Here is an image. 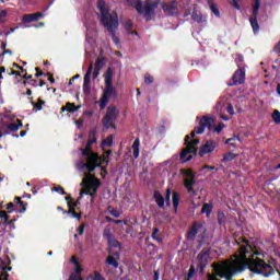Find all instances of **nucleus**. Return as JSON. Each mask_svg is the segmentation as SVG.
<instances>
[{
  "instance_id": "nucleus-1",
  "label": "nucleus",
  "mask_w": 280,
  "mask_h": 280,
  "mask_svg": "<svg viewBox=\"0 0 280 280\" xmlns=\"http://www.w3.org/2000/svg\"><path fill=\"white\" fill-rule=\"evenodd\" d=\"M236 243L245 244L241 245L238 255L242 261H235L233 264V269L226 272L218 271L217 275L221 279L233 280V275L235 272H244L246 270V266H248L250 272H255V275H262V277H272L275 275V265H269L264 261V253L254 250L250 246V241L240 237Z\"/></svg>"
},
{
  "instance_id": "nucleus-2",
  "label": "nucleus",
  "mask_w": 280,
  "mask_h": 280,
  "mask_svg": "<svg viewBox=\"0 0 280 280\" xmlns=\"http://www.w3.org/2000/svg\"><path fill=\"white\" fill-rule=\"evenodd\" d=\"M97 8L101 13L102 25L106 27L113 43H115V45H119L121 43V40L117 37V30L119 28V15H117V12L115 11L110 13V10L106 8V2L104 0L97 1Z\"/></svg>"
},
{
  "instance_id": "nucleus-3",
  "label": "nucleus",
  "mask_w": 280,
  "mask_h": 280,
  "mask_svg": "<svg viewBox=\"0 0 280 280\" xmlns=\"http://www.w3.org/2000/svg\"><path fill=\"white\" fill-rule=\"evenodd\" d=\"M128 5L131 8H135L136 12L138 14L144 16L145 21H152V15L154 12H156V9L159 8V3H161V0H126Z\"/></svg>"
},
{
  "instance_id": "nucleus-4",
  "label": "nucleus",
  "mask_w": 280,
  "mask_h": 280,
  "mask_svg": "<svg viewBox=\"0 0 280 280\" xmlns=\"http://www.w3.org/2000/svg\"><path fill=\"white\" fill-rule=\"evenodd\" d=\"M81 189L79 200H82V196H91V198H95L97 196V190L102 187V182L98 178H95L93 174H88L83 177L81 182Z\"/></svg>"
},
{
  "instance_id": "nucleus-5",
  "label": "nucleus",
  "mask_w": 280,
  "mask_h": 280,
  "mask_svg": "<svg viewBox=\"0 0 280 280\" xmlns=\"http://www.w3.org/2000/svg\"><path fill=\"white\" fill-rule=\"evenodd\" d=\"M110 97H117V90L113 86V69L107 68L105 74V89L103 90V95L100 102L101 110H104L110 102Z\"/></svg>"
},
{
  "instance_id": "nucleus-6",
  "label": "nucleus",
  "mask_w": 280,
  "mask_h": 280,
  "mask_svg": "<svg viewBox=\"0 0 280 280\" xmlns=\"http://www.w3.org/2000/svg\"><path fill=\"white\" fill-rule=\"evenodd\" d=\"M86 159V163H80L79 170L81 172H84L86 170L88 172H95L97 167H100V154L97 153H90L89 155H83Z\"/></svg>"
},
{
  "instance_id": "nucleus-7",
  "label": "nucleus",
  "mask_w": 280,
  "mask_h": 280,
  "mask_svg": "<svg viewBox=\"0 0 280 280\" xmlns=\"http://www.w3.org/2000/svg\"><path fill=\"white\" fill-rule=\"evenodd\" d=\"M117 117H119V109L117 106L110 105L107 107V112L103 117L102 124L103 127L108 130L110 128V124H115L117 121Z\"/></svg>"
},
{
  "instance_id": "nucleus-8",
  "label": "nucleus",
  "mask_w": 280,
  "mask_h": 280,
  "mask_svg": "<svg viewBox=\"0 0 280 280\" xmlns=\"http://www.w3.org/2000/svg\"><path fill=\"white\" fill-rule=\"evenodd\" d=\"M197 268H199L200 275H205V268L211 261V248L205 247L198 255H197Z\"/></svg>"
},
{
  "instance_id": "nucleus-9",
  "label": "nucleus",
  "mask_w": 280,
  "mask_h": 280,
  "mask_svg": "<svg viewBox=\"0 0 280 280\" xmlns=\"http://www.w3.org/2000/svg\"><path fill=\"white\" fill-rule=\"evenodd\" d=\"M180 174L185 176L184 187L187 189L188 194H196L194 190V185H196V172L191 171V168L180 170Z\"/></svg>"
},
{
  "instance_id": "nucleus-10",
  "label": "nucleus",
  "mask_w": 280,
  "mask_h": 280,
  "mask_svg": "<svg viewBox=\"0 0 280 280\" xmlns=\"http://www.w3.org/2000/svg\"><path fill=\"white\" fill-rule=\"evenodd\" d=\"M259 8H261V0H255L253 5L252 16L249 19V23L252 25L254 34H259V22L257 21V16L259 14Z\"/></svg>"
},
{
  "instance_id": "nucleus-11",
  "label": "nucleus",
  "mask_w": 280,
  "mask_h": 280,
  "mask_svg": "<svg viewBox=\"0 0 280 280\" xmlns=\"http://www.w3.org/2000/svg\"><path fill=\"white\" fill-rule=\"evenodd\" d=\"M213 126H215V118L203 116L199 121V126L195 127V132L196 135H202V132H205V128L213 130Z\"/></svg>"
},
{
  "instance_id": "nucleus-12",
  "label": "nucleus",
  "mask_w": 280,
  "mask_h": 280,
  "mask_svg": "<svg viewBox=\"0 0 280 280\" xmlns=\"http://www.w3.org/2000/svg\"><path fill=\"white\" fill-rule=\"evenodd\" d=\"M7 210L8 213H13V211H15V213H25V211H27V203L21 200V197H16L15 203L9 202L7 205Z\"/></svg>"
},
{
  "instance_id": "nucleus-13",
  "label": "nucleus",
  "mask_w": 280,
  "mask_h": 280,
  "mask_svg": "<svg viewBox=\"0 0 280 280\" xmlns=\"http://www.w3.org/2000/svg\"><path fill=\"white\" fill-rule=\"evenodd\" d=\"M162 10L166 16H178L180 11L178 10V2L176 0L164 2Z\"/></svg>"
},
{
  "instance_id": "nucleus-14",
  "label": "nucleus",
  "mask_w": 280,
  "mask_h": 280,
  "mask_svg": "<svg viewBox=\"0 0 280 280\" xmlns=\"http://www.w3.org/2000/svg\"><path fill=\"white\" fill-rule=\"evenodd\" d=\"M70 261H71V264H73L75 266V268L70 273L68 280H84V278H82V271L84 269L82 268V265H80L78 257L72 256Z\"/></svg>"
},
{
  "instance_id": "nucleus-15",
  "label": "nucleus",
  "mask_w": 280,
  "mask_h": 280,
  "mask_svg": "<svg viewBox=\"0 0 280 280\" xmlns=\"http://www.w3.org/2000/svg\"><path fill=\"white\" fill-rule=\"evenodd\" d=\"M244 82H246V68H237L232 77V83H229L228 86H237Z\"/></svg>"
},
{
  "instance_id": "nucleus-16",
  "label": "nucleus",
  "mask_w": 280,
  "mask_h": 280,
  "mask_svg": "<svg viewBox=\"0 0 280 280\" xmlns=\"http://www.w3.org/2000/svg\"><path fill=\"white\" fill-rule=\"evenodd\" d=\"M215 148H218V142L215 140H207L199 149L198 155L205 156V154H211L215 152Z\"/></svg>"
},
{
  "instance_id": "nucleus-17",
  "label": "nucleus",
  "mask_w": 280,
  "mask_h": 280,
  "mask_svg": "<svg viewBox=\"0 0 280 280\" xmlns=\"http://www.w3.org/2000/svg\"><path fill=\"white\" fill-rule=\"evenodd\" d=\"M191 21L202 25V23H207V15L202 14V12L198 11V9L194 8L191 12Z\"/></svg>"
},
{
  "instance_id": "nucleus-18",
  "label": "nucleus",
  "mask_w": 280,
  "mask_h": 280,
  "mask_svg": "<svg viewBox=\"0 0 280 280\" xmlns=\"http://www.w3.org/2000/svg\"><path fill=\"white\" fill-rule=\"evenodd\" d=\"M200 229H202V223L194 222L186 235L187 240H191V241L196 240V235H198V231H200Z\"/></svg>"
},
{
  "instance_id": "nucleus-19",
  "label": "nucleus",
  "mask_w": 280,
  "mask_h": 280,
  "mask_svg": "<svg viewBox=\"0 0 280 280\" xmlns=\"http://www.w3.org/2000/svg\"><path fill=\"white\" fill-rule=\"evenodd\" d=\"M199 143H200L199 139L191 140V137H189V136L185 137L184 145H186V148L191 150L194 152V154H196L198 152V149L196 148V145H198Z\"/></svg>"
},
{
  "instance_id": "nucleus-20",
  "label": "nucleus",
  "mask_w": 280,
  "mask_h": 280,
  "mask_svg": "<svg viewBox=\"0 0 280 280\" xmlns=\"http://www.w3.org/2000/svg\"><path fill=\"white\" fill-rule=\"evenodd\" d=\"M43 16H45V14H43L40 12L24 14L22 18V21H23V23H34V22L43 19Z\"/></svg>"
},
{
  "instance_id": "nucleus-21",
  "label": "nucleus",
  "mask_w": 280,
  "mask_h": 280,
  "mask_svg": "<svg viewBox=\"0 0 280 280\" xmlns=\"http://www.w3.org/2000/svg\"><path fill=\"white\" fill-rule=\"evenodd\" d=\"M19 128H23V121H21V119H16L15 122H7L5 135H12V132H18Z\"/></svg>"
},
{
  "instance_id": "nucleus-22",
  "label": "nucleus",
  "mask_w": 280,
  "mask_h": 280,
  "mask_svg": "<svg viewBox=\"0 0 280 280\" xmlns=\"http://www.w3.org/2000/svg\"><path fill=\"white\" fill-rule=\"evenodd\" d=\"M153 198L160 209H163L165 207V198H163V195L159 190H155L153 192Z\"/></svg>"
},
{
  "instance_id": "nucleus-23",
  "label": "nucleus",
  "mask_w": 280,
  "mask_h": 280,
  "mask_svg": "<svg viewBox=\"0 0 280 280\" xmlns=\"http://www.w3.org/2000/svg\"><path fill=\"white\" fill-rule=\"evenodd\" d=\"M191 153H194V152L191 151V149H189V147H186V148L182 151V153H180V155H179L180 161L184 162V163H188V161H191V159H194V156L189 155V156L187 158V154H191Z\"/></svg>"
},
{
  "instance_id": "nucleus-24",
  "label": "nucleus",
  "mask_w": 280,
  "mask_h": 280,
  "mask_svg": "<svg viewBox=\"0 0 280 280\" xmlns=\"http://www.w3.org/2000/svg\"><path fill=\"white\" fill-rule=\"evenodd\" d=\"M131 148L133 150V159H139L141 140L139 138H136Z\"/></svg>"
},
{
  "instance_id": "nucleus-25",
  "label": "nucleus",
  "mask_w": 280,
  "mask_h": 280,
  "mask_svg": "<svg viewBox=\"0 0 280 280\" xmlns=\"http://www.w3.org/2000/svg\"><path fill=\"white\" fill-rule=\"evenodd\" d=\"M62 113L67 110V113H75L77 110H80V105L75 106L74 103H67L66 106L61 107Z\"/></svg>"
},
{
  "instance_id": "nucleus-26",
  "label": "nucleus",
  "mask_w": 280,
  "mask_h": 280,
  "mask_svg": "<svg viewBox=\"0 0 280 280\" xmlns=\"http://www.w3.org/2000/svg\"><path fill=\"white\" fill-rule=\"evenodd\" d=\"M91 73H93V61L90 62V66L84 74L83 84H91Z\"/></svg>"
},
{
  "instance_id": "nucleus-27",
  "label": "nucleus",
  "mask_w": 280,
  "mask_h": 280,
  "mask_svg": "<svg viewBox=\"0 0 280 280\" xmlns=\"http://www.w3.org/2000/svg\"><path fill=\"white\" fill-rule=\"evenodd\" d=\"M208 4H209V8H210L212 14H214V16H217V19H220V9H218V4H215L213 2V0H208Z\"/></svg>"
},
{
  "instance_id": "nucleus-28",
  "label": "nucleus",
  "mask_w": 280,
  "mask_h": 280,
  "mask_svg": "<svg viewBox=\"0 0 280 280\" xmlns=\"http://www.w3.org/2000/svg\"><path fill=\"white\" fill-rule=\"evenodd\" d=\"M105 65H106V59H104V57H97L94 63V69H96L97 71H102Z\"/></svg>"
},
{
  "instance_id": "nucleus-29",
  "label": "nucleus",
  "mask_w": 280,
  "mask_h": 280,
  "mask_svg": "<svg viewBox=\"0 0 280 280\" xmlns=\"http://www.w3.org/2000/svg\"><path fill=\"white\" fill-rule=\"evenodd\" d=\"M32 106H33V110L35 113H38V110H43V106H45V101H43L42 98H38L37 103L32 101Z\"/></svg>"
},
{
  "instance_id": "nucleus-30",
  "label": "nucleus",
  "mask_w": 280,
  "mask_h": 280,
  "mask_svg": "<svg viewBox=\"0 0 280 280\" xmlns=\"http://www.w3.org/2000/svg\"><path fill=\"white\" fill-rule=\"evenodd\" d=\"M173 207L175 209V211H178V206L180 205V195L178 194V191H173Z\"/></svg>"
},
{
  "instance_id": "nucleus-31",
  "label": "nucleus",
  "mask_w": 280,
  "mask_h": 280,
  "mask_svg": "<svg viewBox=\"0 0 280 280\" xmlns=\"http://www.w3.org/2000/svg\"><path fill=\"white\" fill-rule=\"evenodd\" d=\"M92 150H93V144H91V142L88 141V143L85 144V148L81 149L82 156H89V154H95V152H93Z\"/></svg>"
},
{
  "instance_id": "nucleus-32",
  "label": "nucleus",
  "mask_w": 280,
  "mask_h": 280,
  "mask_svg": "<svg viewBox=\"0 0 280 280\" xmlns=\"http://www.w3.org/2000/svg\"><path fill=\"white\" fill-rule=\"evenodd\" d=\"M107 244L109 248H119V250H121V243L118 242L115 236L113 238H109V241H107Z\"/></svg>"
},
{
  "instance_id": "nucleus-33",
  "label": "nucleus",
  "mask_w": 280,
  "mask_h": 280,
  "mask_svg": "<svg viewBox=\"0 0 280 280\" xmlns=\"http://www.w3.org/2000/svg\"><path fill=\"white\" fill-rule=\"evenodd\" d=\"M8 270L9 271L12 270V267H8V266L2 267L1 272H0V280L10 279V275H8Z\"/></svg>"
},
{
  "instance_id": "nucleus-34",
  "label": "nucleus",
  "mask_w": 280,
  "mask_h": 280,
  "mask_svg": "<svg viewBox=\"0 0 280 280\" xmlns=\"http://www.w3.org/2000/svg\"><path fill=\"white\" fill-rule=\"evenodd\" d=\"M63 214L71 215V218H77L78 220H82V214L75 212V208H70L68 211H63Z\"/></svg>"
},
{
  "instance_id": "nucleus-35",
  "label": "nucleus",
  "mask_w": 280,
  "mask_h": 280,
  "mask_svg": "<svg viewBox=\"0 0 280 280\" xmlns=\"http://www.w3.org/2000/svg\"><path fill=\"white\" fill-rule=\"evenodd\" d=\"M106 264L108 266H113L114 268H119V261H117L114 256H107Z\"/></svg>"
},
{
  "instance_id": "nucleus-36",
  "label": "nucleus",
  "mask_w": 280,
  "mask_h": 280,
  "mask_svg": "<svg viewBox=\"0 0 280 280\" xmlns=\"http://www.w3.org/2000/svg\"><path fill=\"white\" fill-rule=\"evenodd\" d=\"M211 211H213V205L203 203V206L201 208V213H206V215H211Z\"/></svg>"
},
{
  "instance_id": "nucleus-37",
  "label": "nucleus",
  "mask_w": 280,
  "mask_h": 280,
  "mask_svg": "<svg viewBox=\"0 0 280 280\" xmlns=\"http://www.w3.org/2000/svg\"><path fill=\"white\" fill-rule=\"evenodd\" d=\"M236 67L238 69H246V65L244 63V56L237 55L235 59Z\"/></svg>"
},
{
  "instance_id": "nucleus-38",
  "label": "nucleus",
  "mask_w": 280,
  "mask_h": 280,
  "mask_svg": "<svg viewBox=\"0 0 280 280\" xmlns=\"http://www.w3.org/2000/svg\"><path fill=\"white\" fill-rule=\"evenodd\" d=\"M237 155L234 154L233 152H228L224 154L223 159L221 160V163H229L233 161Z\"/></svg>"
},
{
  "instance_id": "nucleus-39",
  "label": "nucleus",
  "mask_w": 280,
  "mask_h": 280,
  "mask_svg": "<svg viewBox=\"0 0 280 280\" xmlns=\"http://www.w3.org/2000/svg\"><path fill=\"white\" fill-rule=\"evenodd\" d=\"M107 211L110 215H113V218H120V215H121V212H119V210L113 208V206H108Z\"/></svg>"
},
{
  "instance_id": "nucleus-40",
  "label": "nucleus",
  "mask_w": 280,
  "mask_h": 280,
  "mask_svg": "<svg viewBox=\"0 0 280 280\" xmlns=\"http://www.w3.org/2000/svg\"><path fill=\"white\" fill-rule=\"evenodd\" d=\"M205 233H207V230L203 231V234L199 235V242H198L197 248H202V246L207 244V235H205Z\"/></svg>"
},
{
  "instance_id": "nucleus-41",
  "label": "nucleus",
  "mask_w": 280,
  "mask_h": 280,
  "mask_svg": "<svg viewBox=\"0 0 280 280\" xmlns=\"http://www.w3.org/2000/svg\"><path fill=\"white\" fill-rule=\"evenodd\" d=\"M95 135H97V130L92 129L89 133V137H90V139L88 140L89 143L93 144L97 142V138L95 137Z\"/></svg>"
},
{
  "instance_id": "nucleus-42",
  "label": "nucleus",
  "mask_w": 280,
  "mask_h": 280,
  "mask_svg": "<svg viewBox=\"0 0 280 280\" xmlns=\"http://www.w3.org/2000/svg\"><path fill=\"white\" fill-rule=\"evenodd\" d=\"M106 145L107 148H113V136H107L106 139L102 141V148Z\"/></svg>"
},
{
  "instance_id": "nucleus-43",
  "label": "nucleus",
  "mask_w": 280,
  "mask_h": 280,
  "mask_svg": "<svg viewBox=\"0 0 280 280\" xmlns=\"http://www.w3.org/2000/svg\"><path fill=\"white\" fill-rule=\"evenodd\" d=\"M103 237L104 240H106L107 242L113 240V237H115V235H113V232L110 231V229H105L103 231Z\"/></svg>"
},
{
  "instance_id": "nucleus-44",
  "label": "nucleus",
  "mask_w": 280,
  "mask_h": 280,
  "mask_svg": "<svg viewBox=\"0 0 280 280\" xmlns=\"http://www.w3.org/2000/svg\"><path fill=\"white\" fill-rule=\"evenodd\" d=\"M171 198H172V189L167 188L166 196H165V201H166L167 207H170L172 205Z\"/></svg>"
},
{
  "instance_id": "nucleus-45",
  "label": "nucleus",
  "mask_w": 280,
  "mask_h": 280,
  "mask_svg": "<svg viewBox=\"0 0 280 280\" xmlns=\"http://www.w3.org/2000/svg\"><path fill=\"white\" fill-rule=\"evenodd\" d=\"M124 27L127 32H130V30L135 27V23L132 22V20H127L124 24Z\"/></svg>"
},
{
  "instance_id": "nucleus-46",
  "label": "nucleus",
  "mask_w": 280,
  "mask_h": 280,
  "mask_svg": "<svg viewBox=\"0 0 280 280\" xmlns=\"http://www.w3.org/2000/svg\"><path fill=\"white\" fill-rule=\"evenodd\" d=\"M98 161H100L98 163L100 166L104 165V163L105 165H108V163H110V159H108V155L100 156Z\"/></svg>"
},
{
  "instance_id": "nucleus-47",
  "label": "nucleus",
  "mask_w": 280,
  "mask_h": 280,
  "mask_svg": "<svg viewBox=\"0 0 280 280\" xmlns=\"http://www.w3.org/2000/svg\"><path fill=\"white\" fill-rule=\"evenodd\" d=\"M271 117L275 124H280V112L278 109L273 110Z\"/></svg>"
},
{
  "instance_id": "nucleus-48",
  "label": "nucleus",
  "mask_w": 280,
  "mask_h": 280,
  "mask_svg": "<svg viewBox=\"0 0 280 280\" xmlns=\"http://www.w3.org/2000/svg\"><path fill=\"white\" fill-rule=\"evenodd\" d=\"M51 191H57V194H60L61 196H67V191H65V188L61 186L52 187Z\"/></svg>"
},
{
  "instance_id": "nucleus-49",
  "label": "nucleus",
  "mask_w": 280,
  "mask_h": 280,
  "mask_svg": "<svg viewBox=\"0 0 280 280\" xmlns=\"http://www.w3.org/2000/svg\"><path fill=\"white\" fill-rule=\"evenodd\" d=\"M0 132H2L4 136H8V133H5L8 132V122H0Z\"/></svg>"
},
{
  "instance_id": "nucleus-50",
  "label": "nucleus",
  "mask_w": 280,
  "mask_h": 280,
  "mask_svg": "<svg viewBox=\"0 0 280 280\" xmlns=\"http://www.w3.org/2000/svg\"><path fill=\"white\" fill-rule=\"evenodd\" d=\"M194 275H196V267H194V265L190 266L189 270H188V280L189 279H194Z\"/></svg>"
},
{
  "instance_id": "nucleus-51",
  "label": "nucleus",
  "mask_w": 280,
  "mask_h": 280,
  "mask_svg": "<svg viewBox=\"0 0 280 280\" xmlns=\"http://www.w3.org/2000/svg\"><path fill=\"white\" fill-rule=\"evenodd\" d=\"M27 84H31V86H38V81L36 79H31L30 81H24V86H27Z\"/></svg>"
},
{
  "instance_id": "nucleus-52",
  "label": "nucleus",
  "mask_w": 280,
  "mask_h": 280,
  "mask_svg": "<svg viewBox=\"0 0 280 280\" xmlns=\"http://www.w3.org/2000/svg\"><path fill=\"white\" fill-rule=\"evenodd\" d=\"M153 82H154V77H152L150 74L144 75V83L152 84Z\"/></svg>"
},
{
  "instance_id": "nucleus-53",
  "label": "nucleus",
  "mask_w": 280,
  "mask_h": 280,
  "mask_svg": "<svg viewBox=\"0 0 280 280\" xmlns=\"http://www.w3.org/2000/svg\"><path fill=\"white\" fill-rule=\"evenodd\" d=\"M93 280H106V278L103 277L102 273H100V271H94Z\"/></svg>"
},
{
  "instance_id": "nucleus-54",
  "label": "nucleus",
  "mask_w": 280,
  "mask_h": 280,
  "mask_svg": "<svg viewBox=\"0 0 280 280\" xmlns=\"http://www.w3.org/2000/svg\"><path fill=\"white\" fill-rule=\"evenodd\" d=\"M83 93L84 95L91 94V84H83Z\"/></svg>"
},
{
  "instance_id": "nucleus-55",
  "label": "nucleus",
  "mask_w": 280,
  "mask_h": 280,
  "mask_svg": "<svg viewBox=\"0 0 280 280\" xmlns=\"http://www.w3.org/2000/svg\"><path fill=\"white\" fill-rule=\"evenodd\" d=\"M14 222H16V219H11L5 223L8 226H10L11 231H14V229H16Z\"/></svg>"
},
{
  "instance_id": "nucleus-56",
  "label": "nucleus",
  "mask_w": 280,
  "mask_h": 280,
  "mask_svg": "<svg viewBox=\"0 0 280 280\" xmlns=\"http://www.w3.org/2000/svg\"><path fill=\"white\" fill-rule=\"evenodd\" d=\"M218 223L220 224V226L224 224V212L218 214Z\"/></svg>"
},
{
  "instance_id": "nucleus-57",
  "label": "nucleus",
  "mask_w": 280,
  "mask_h": 280,
  "mask_svg": "<svg viewBox=\"0 0 280 280\" xmlns=\"http://www.w3.org/2000/svg\"><path fill=\"white\" fill-rule=\"evenodd\" d=\"M226 113H229V115H235V109H233V105L232 104L228 105Z\"/></svg>"
},
{
  "instance_id": "nucleus-58",
  "label": "nucleus",
  "mask_w": 280,
  "mask_h": 280,
  "mask_svg": "<svg viewBox=\"0 0 280 280\" xmlns=\"http://www.w3.org/2000/svg\"><path fill=\"white\" fill-rule=\"evenodd\" d=\"M224 128V124H219L215 128H214V132H217L218 135H220L222 132V129Z\"/></svg>"
},
{
  "instance_id": "nucleus-59",
  "label": "nucleus",
  "mask_w": 280,
  "mask_h": 280,
  "mask_svg": "<svg viewBox=\"0 0 280 280\" xmlns=\"http://www.w3.org/2000/svg\"><path fill=\"white\" fill-rule=\"evenodd\" d=\"M86 228V224H81L78 229V234L79 235H84V229Z\"/></svg>"
},
{
  "instance_id": "nucleus-60",
  "label": "nucleus",
  "mask_w": 280,
  "mask_h": 280,
  "mask_svg": "<svg viewBox=\"0 0 280 280\" xmlns=\"http://www.w3.org/2000/svg\"><path fill=\"white\" fill-rule=\"evenodd\" d=\"M231 3L235 10H241L240 2L237 0H231Z\"/></svg>"
},
{
  "instance_id": "nucleus-61",
  "label": "nucleus",
  "mask_w": 280,
  "mask_h": 280,
  "mask_svg": "<svg viewBox=\"0 0 280 280\" xmlns=\"http://www.w3.org/2000/svg\"><path fill=\"white\" fill-rule=\"evenodd\" d=\"M68 207L69 209H75V207H78V202L70 200L68 201Z\"/></svg>"
},
{
  "instance_id": "nucleus-62",
  "label": "nucleus",
  "mask_w": 280,
  "mask_h": 280,
  "mask_svg": "<svg viewBox=\"0 0 280 280\" xmlns=\"http://www.w3.org/2000/svg\"><path fill=\"white\" fill-rule=\"evenodd\" d=\"M100 71H101V70H97V69L94 68V71H93V73H92L93 80H97V78H100Z\"/></svg>"
},
{
  "instance_id": "nucleus-63",
  "label": "nucleus",
  "mask_w": 280,
  "mask_h": 280,
  "mask_svg": "<svg viewBox=\"0 0 280 280\" xmlns=\"http://www.w3.org/2000/svg\"><path fill=\"white\" fill-rule=\"evenodd\" d=\"M273 51L280 57V40L273 47Z\"/></svg>"
},
{
  "instance_id": "nucleus-64",
  "label": "nucleus",
  "mask_w": 280,
  "mask_h": 280,
  "mask_svg": "<svg viewBox=\"0 0 280 280\" xmlns=\"http://www.w3.org/2000/svg\"><path fill=\"white\" fill-rule=\"evenodd\" d=\"M35 71H37V72L35 73V78H40V75H44V72L40 71V68H35Z\"/></svg>"
}]
</instances>
